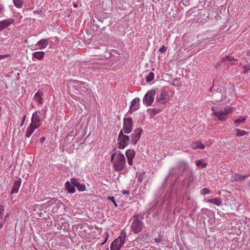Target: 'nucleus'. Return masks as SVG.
Returning a JSON list of instances; mask_svg holds the SVG:
<instances>
[{"label": "nucleus", "mask_w": 250, "mask_h": 250, "mask_svg": "<svg viewBox=\"0 0 250 250\" xmlns=\"http://www.w3.org/2000/svg\"><path fill=\"white\" fill-rule=\"evenodd\" d=\"M48 39H42L38 42L37 45L39 46V49H42L45 48L48 44Z\"/></svg>", "instance_id": "f3484780"}, {"label": "nucleus", "mask_w": 250, "mask_h": 250, "mask_svg": "<svg viewBox=\"0 0 250 250\" xmlns=\"http://www.w3.org/2000/svg\"><path fill=\"white\" fill-rule=\"evenodd\" d=\"M209 193H210V191L207 188H204L201 190V194L204 195L208 194H209Z\"/></svg>", "instance_id": "c756f323"}, {"label": "nucleus", "mask_w": 250, "mask_h": 250, "mask_svg": "<svg viewBox=\"0 0 250 250\" xmlns=\"http://www.w3.org/2000/svg\"><path fill=\"white\" fill-rule=\"evenodd\" d=\"M77 187L78 188V190L80 191H83L85 189V186L83 184H79Z\"/></svg>", "instance_id": "cd10ccee"}, {"label": "nucleus", "mask_w": 250, "mask_h": 250, "mask_svg": "<svg viewBox=\"0 0 250 250\" xmlns=\"http://www.w3.org/2000/svg\"><path fill=\"white\" fill-rule=\"evenodd\" d=\"M1 225H0V229L2 228Z\"/></svg>", "instance_id": "a18cd8bd"}, {"label": "nucleus", "mask_w": 250, "mask_h": 250, "mask_svg": "<svg viewBox=\"0 0 250 250\" xmlns=\"http://www.w3.org/2000/svg\"><path fill=\"white\" fill-rule=\"evenodd\" d=\"M155 240V242L156 243H159V242H160V239H159V238H156V239H155V240Z\"/></svg>", "instance_id": "79ce46f5"}, {"label": "nucleus", "mask_w": 250, "mask_h": 250, "mask_svg": "<svg viewBox=\"0 0 250 250\" xmlns=\"http://www.w3.org/2000/svg\"><path fill=\"white\" fill-rule=\"evenodd\" d=\"M126 236V233L125 231H122L120 236L111 243V250H120L125 243Z\"/></svg>", "instance_id": "7ed1b4c3"}, {"label": "nucleus", "mask_w": 250, "mask_h": 250, "mask_svg": "<svg viewBox=\"0 0 250 250\" xmlns=\"http://www.w3.org/2000/svg\"><path fill=\"white\" fill-rule=\"evenodd\" d=\"M213 114L215 115L220 121H225L228 119V116L232 113L233 107L230 106H226L223 108L222 104L213 106L211 107Z\"/></svg>", "instance_id": "f257e3e1"}, {"label": "nucleus", "mask_w": 250, "mask_h": 250, "mask_svg": "<svg viewBox=\"0 0 250 250\" xmlns=\"http://www.w3.org/2000/svg\"><path fill=\"white\" fill-rule=\"evenodd\" d=\"M5 220H4L2 221H1L0 223V225H1V227H2L4 225V224H5Z\"/></svg>", "instance_id": "a19ab883"}, {"label": "nucleus", "mask_w": 250, "mask_h": 250, "mask_svg": "<svg viewBox=\"0 0 250 250\" xmlns=\"http://www.w3.org/2000/svg\"><path fill=\"white\" fill-rule=\"evenodd\" d=\"M71 183L74 186L77 187L80 184L78 181L75 178H71Z\"/></svg>", "instance_id": "c85d7f7f"}, {"label": "nucleus", "mask_w": 250, "mask_h": 250, "mask_svg": "<svg viewBox=\"0 0 250 250\" xmlns=\"http://www.w3.org/2000/svg\"><path fill=\"white\" fill-rule=\"evenodd\" d=\"M106 240H107V238L105 240V241L103 244L105 242V241H106Z\"/></svg>", "instance_id": "49530a36"}, {"label": "nucleus", "mask_w": 250, "mask_h": 250, "mask_svg": "<svg viewBox=\"0 0 250 250\" xmlns=\"http://www.w3.org/2000/svg\"><path fill=\"white\" fill-rule=\"evenodd\" d=\"M8 55H0V60L5 59L7 57H8Z\"/></svg>", "instance_id": "e433bc0d"}, {"label": "nucleus", "mask_w": 250, "mask_h": 250, "mask_svg": "<svg viewBox=\"0 0 250 250\" xmlns=\"http://www.w3.org/2000/svg\"><path fill=\"white\" fill-rule=\"evenodd\" d=\"M199 142H193L191 145V147L193 149H198L199 147Z\"/></svg>", "instance_id": "bb28decb"}, {"label": "nucleus", "mask_w": 250, "mask_h": 250, "mask_svg": "<svg viewBox=\"0 0 250 250\" xmlns=\"http://www.w3.org/2000/svg\"><path fill=\"white\" fill-rule=\"evenodd\" d=\"M235 131L237 132L236 136L238 137L243 136L245 135L248 134L249 132H247L243 130H241L240 129H236Z\"/></svg>", "instance_id": "4be33fe9"}, {"label": "nucleus", "mask_w": 250, "mask_h": 250, "mask_svg": "<svg viewBox=\"0 0 250 250\" xmlns=\"http://www.w3.org/2000/svg\"><path fill=\"white\" fill-rule=\"evenodd\" d=\"M3 11V6L2 5L0 4V14H1Z\"/></svg>", "instance_id": "ea45409f"}, {"label": "nucleus", "mask_w": 250, "mask_h": 250, "mask_svg": "<svg viewBox=\"0 0 250 250\" xmlns=\"http://www.w3.org/2000/svg\"><path fill=\"white\" fill-rule=\"evenodd\" d=\"M42 94L43 93L39 90L34 95V100L40 104H42Z\"/></svg>", "instance_id": "dca6fc26"}, {"label": "nucleus", "mask_w": 250, "mask_h": 250, "mask_svg": "<svg viewBox=\"0 0 250 250\" xmlns=\"http://www.w3.org/2000/svg\"><path fill=\"white\" fill-rule=\"evenodd\" d=\"M248 116H246L244 117H241L236 120H234V122L235 124H239L240 123H244L245 122L246 120L247 119Z\"/></svg>", "instance_id": "b1692460"}, {"label": "nucleus", "mask_w": 250, "mask_h": 250, "mask_svg": "<svg viewBox=\"0 0 250 250\" xmlns=\"http://www.w3.org/2000/svg\"><path fill=\"white\" fill-rule=\"evenodd\" d=\"M65 188L70 193H74L76 190L74 187L70 185L69 181H67L65 184Z\"/></svg>", "instance_id": "a211bd4d"}, {"label": "nucleus", "mask_w": 250, "mask_h": 250, "mask_svg": "<svg viewBox=\"0 0 250 250\" xmlns=\"http://www.w3.org/2000/svg\"><path fill=\"white\" fill-rule=\"evenodd\" d=\"M199 149H203L205 148V146L201 142H199Z\"/></svg>", "instance_id": "72a5a7b5"}, {"label": "nucleus", "mask_w": 250, "mask_h": 250, "mask_svg": "<svg viewBox=\"0 0 250 250\" xmlns=\"http://www.w3.org/2000/svg\"><path fill=\"white\" fill-rule=\"evenodd\" d=\"M244 73H248V71L250 70V64H247L244 66Z\"/></svg>", "instance_id": "7c9ffc66"}, {"label": "nucleus", "mask_w": 250, "mask_h": 250, "mask_svg": "<svg viewBox=\"0 0 250 250\" xmlns=\"http://www.w3.org/2000/svg\"><path fill=\"white\" fill-rule=\"evenodd\" d=\"M38 128V127H37V126H34L30 124L29 126L26 129L25 136L27 138H29L32 135L35 130Z\"/></svg>", "instance_id": "2eb2a0df"}, {"label": "nucleus", "mask_w": 250, "mask_h": 250, "mask_svg": "<svg viewBox=\"0 0 250 250\" xmlns=\"http://www.w3.org/2000/svg\"><path fill=\"white\" fill-rule=\"evenodd\" d=\"M73 82H74V83L80 85H81L82 84H84V83L83 82H81V81H77V80L74 81Z\"/></svg>", "instance_id": "f704fd0d"}, {"label": "nucleus", "mask_w": 250, "mask_h": 250, "mask_svg": "<svg viewBox=\"0 0 250 250\" xmlns=\"http://www.w3.org/2000/svg\"><path fill=\"white\" fill-rule=\"evenodd\" d=\"M125 155L128 165L131 166L133 164V159L135 155V151L133 149H128L125 151Z\"/></svg>", "instance_id": "9b49d317"}, {"label": "nucleus", "mask_w": 250, "mask_h": 250, "mask_svg": "<svg viewBox=\"0 0 250 250\" xmlns=\"http://www.w3.org/2000/svg\"><path fill=\"white\" fill-rule=\"evenodd\" d=\"M140 99L138 98H135L133 100L131 103V105L130 106V108L129 111L130 113H132L133 112L136 111L140 107L139 104Z\"/></svg>", "instance_id": "f8f14e48"}, {"label": "nucleus", "mask_w": 250, "mask_h": 250, "mask_svg": "<svg viewBox=\"0 0 250 250\" xmlns=\"http://www.w3.org/2000/svg\"><path fill=\"white\" fill-rule=\"evenodd\" d=\"M21 184V179L15 180L14 182V186L11 191V194L17 193L19 192V189L20 188Z\"/></svg>", "instance_id": "4468645a"}, {"label": "nucleus", "mask_w": 250, "mask_h": 250, "mask_svg": "<svg viewBox=\"0 0 250 250\" xmlns=\"http://www.w3.org/2000/svg\"><path fill=\"white\" fill-rule=\"evenodd\" d=\"M111 161L113 163L114 169L119 171L123 170L126 166V161L124 154L116 151L111 157Z\"/></svg>", "instance_id": "f03ea898"}, {"label": "nucleus", "mask_w": 250, "mask_h": 250, "mask_svg": "<svg viewBox=\"0 0 250 250\" xmlns=\"http://www.w3.org/2000/svg\"><path fill=\"white\" fill-rule=\"evenodd\" d=\"M45 140V138L44 137H42L41 139H40V142L41 143H43L44 141Z\"/></svg>", "instance_id": "58836bf2"}, {"label": "nucleus", "mask_w": 250, "mask_h": 250, "mask_svg": "<svg viewBox=\"0 0 250 250\" xmlns=\"http://www.w3.org/2000/svg\"><path fill=\"white\" fill-rule=\"evenodd\" d=\"M132 120L131 118H125L124 120L123 128L122 129L123 132L129 133L132 130Z\"/></svg>", "instance_id": "0eeeda50"}, {"label": "nucleus", "mask_w": 250, "mask_h": 250, "mask_svg": "<svg viewBox=\"0 0 250 250\" xmlns=\"http://www.w3.org/2000/svg\"><path fill=\"white\" fill-rule=\"evenodd\" d=\"M39 111H36L33 114L31 119V123L30 125H32L34 126H37V127H40V126L41 125V123L39 116Z\"/></svg>", "instance_id": "9d476101"}, {"label": "nucleus", "mask_w": 250, "mask_h": 250, "mask_svg": "<svg viewBox=\"0 0 250 250\" xmlns=\"http://www.w3.org/2000/svg\"><path fill=\"white\" fill-rule=\"evenodd\" d=\"M13 3L15 6L17 8H21L23 5L22 0H13Z\"/></svg>", "instance_id": "5701e85b"}, {"label": "nucleus", "mask_w": 250, "mask_h": 250, "mask_svg": "<svg viewBox=\"0 0 250 250\" xmlns=\"http://www.w3.org/2000/svg\"><path fill=\"white\" fill-rule=\"evenodd\" d=\"M195 164L197 166H200L202 165V168L206 167L207 165V164L206 163L203 164V160L201 159L196 161Z\"/></svg>", "instance_id": "a878e982"}, {"label": "nucleus", "mask_w": 250, "mask_h": 250, "mask_svg": "<svg viewBox=\"0 0 250 250\" xmlns=\"http://www.w3.org/2000/svg\"><path fill=\"white\" fill-rule=\"evenodd\" d=\"M108 199H109V200H111V201L112 202V203H114V205H115V206L116 207H117V204L116 202H115V198H114V197H113V196L108 197Z\"/></svg>", "instance_id": "2f4dec72"}, {"label": "nucleus", "mask_w": 250, "mask_h": 250, "mask_svg": "<svg viewBox=\"0 0 250 250\" xmlns=\"http://www.w3.org/2000/svg\"><path fill=\"white\" fill-rule=\"evenodd\" d=\"M154 78V73L152 72H149L148 76L146 77V80L147 82H149L153 80Z\"/></svg>", "instance_id": "393cba45"}, {"label": "nucleus", "mask_w": 250, "mask_h": 250, "mask_svg": "<svg viewBox=\"0 0 250 250\" xmlns=\"http://www.w3.org/2000/svg\"><path fill=\"white\" fill-rule=\"evenodd\" d=\"M74 6H75V7H77V4H75V5H74Z\"/></svg>", "instance_id": "c03bdc74"}, {"label": "nucleus", "mask_w": 250, "mask_h": 250, "mask_svg": "<svg viewBox=\"0 0 250 250\" xmlns=\"http://www.w3.org/2000/svg\"><path fill=\"white\" fill-rule=\"evenodd\" d=\"M207 202L214 204L217 206H220L221 204V200L218 198H215L212 199H208Z\"/></svg>", "instance_id": "aec40b11"}, {"label": "nucleus", "mask_w": 250, "mask_h": 250, "mask_svg": "<svg viewBox=\"0 0 250 250\" xmlns=\"http://www.w3.org/2000/svg\"><path fill=\"white\" fill-rule=\"evenodd\" d=\"M25 118H26V115H25L23 117V119L22 120V121H21V125H23L24 122H25Z\"/></svg>", "instance_id": "4c0bfd02"}, {"label": "nucleus", "mask_w": 250, "mask_h": 250, "mask_svg": "<svg viewBox=\"0 0 250 250\" xmlns=\"http://www.w3.org/2000/svg\"><path fill=\"white\" fill-rule=\"evenodd\" d=\"M14 22V20L12 19H7L2 21H0V31L13 24Z\"/></svg>", "instance_id": "ddd939ff"}, {"label": "nucleus", "mask_w": 250, "mask_h": 250, "mask_svg": "<svg viewBox=\"0 0 250 250\" xmlns=\"http://www.w3.org/2000/svg\"><path fill=\"white\" fill-rule=\"evenodd\" d=\"M242 177L239 175H236L234 178V179L236 181H238L241 179Z\"/></svg>", "instance_id": "c9c22d12"}, {"label": "nucleus", "mask_w": 250, "mask_h": 250, "mask_svg": "<svg viewBox=\"0 0 250 250\" xmlns=\"http://www.w3.org/2000/svg\"><path fill=\"white\" fill-rule=\"evenodd\" d=\"M169 99V95L166 91H162L160 95H158L156 100L160 104H164L167 102Z\"/></svg>", "instance_id": "6e6552de"}, {"label": "nucleus", "mask_w": 250, "mask_h": 250, "mask_svg": "<svg viewBox=\"0 0 250 250\" xmlns=\"http://www.w3.org/2000/svg\"><path fill=\"white\" fill-rule=\"evenodd\" d=\"M166 50L167 48L165 46H163L159 50V52H160L161 53H165Z\"/></svg>", "instance_id": "473e14b6"}, {"label": "nucleus", "mask_w": 250, "mask_h": 250, "mask_svg": "<svg viewBox=\"0 0 250 250\" xmlns=\"http://www.w3.org/2000/svg\"><path fill=\"white\" fill-rule=\"evenodd\" d=\"M44 55L45 53L43 51L35 52L33 54V57L39 60H42L44 57Z\"/></svg>", "instance_id": "6ab92c4d"}, {"label": "nucleus", "mask_w": 250, "mask_h": 250, "mask_svg": "<svg viewBox=\"0 0 250 250\" xmlns=\"http://www.w3.org/2000/svg\"><path fill=\"white\" fill-rule=\"evenodd\" d=\"M129 137L128 136L124 134L123 130H121L119 133L118 138V147L119 149H124L128 144Z\"/></svg>", "instance_id": "39448f33"}, {"label": "nucleus", "mask_w": 250, "mask_h": 250, "mask_svg": "<svg viewBox=\"0 0 250 250\" xmlns=\"http://www.w3.org/2000/svg\"><path fill=\"white\" fill-rule=\"evenodd\" d=\"M237 61V59H235L233 57L230 56H225L222 59V61L225 62H231V61Z\"/></svg>", "instance_id": "412c9836"}, {"label": "nucleus", "mask_w": 250, "mask_h": 250, "mask_svg": "<svg viewBox=\"0 0 250 250\" xmlns=\"http://www.w3.org/2000/svg\"><path fill=\"white\" fill-rule=\"evenodd\" d=\"M171 85H173V86H176L175 84V83H171Z\"/></svg>", "instance_id": "37998d69"}, {"label": "nucleus", "mask_w": 250, "mask_h": 250, "mask_svg": "<svg viewBox=\"0 0 250 250\" xmlns=\"http://www.w3.org/2000/svg\"><path fill=\"white\" fill-rule=\"evenodd\" d=\"M142 132L141 128H138L134 130V133L131 135V143L135 145L139 140Z\"/></svg>", "instance_id": "1a4fd4ad"}, {"label": "nucleus", "mask_w": 250, "mask_h": 250, "mask_svg": "<svg viewBox=\"0 0 250 250\" xmlns=\"http://www.w3.org/2000/svg\"><path fill=\"white\" fill-rule=\"evenodd\" d=\"M142 217H140L139 215L135 216L134 221L131 225V229L133 232L138 233L143 230L144 223L142 222Z\"/></svg>", "instance_id": "20e7f679"}, {"label": "nucleus", "mask_w": 250, "mask_h": 250, "mask_svg": "<svg viewBox=\"0 0 250 250\" xmlns=\"http://www.w3.org/2000/svg\"><path fill=\"white\" fill-rule=\"evenodd\" d=\"M156 94L155 90L148 91L143 99L144 102H145L147 105H150L154 101V96Z\"/></svg>", "instance_id": "423d86ee"}]
</instances>
